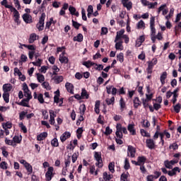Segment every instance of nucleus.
Wrapping results in <instances>:
<instances>
[{
  "label": "nucleus",
  "mask_w": 181,
  "mask_h": 181,
  "mask_svg": "<svg viewBox=\"0 0 181 181\" xmlns=\"http://www.w3.org/2000/svg\"><path fill=\"white\" fill-rule=\"evenodd\" d=\"M13 16L15 18V21L18 22V21H19V11H18V10L15 11L13 13Z\"/></svg>",
  "instance_id": "58"
},
{
  "label": "nucleus",
  "mask_w": 181,
  "mask_h": 181,
  "mask_svg": "<svg viewBox=\"0 0 181 181\" xmlns=\"http://www.w3.org/2000/svg\"><path fill=\"white\" fill-rule=\"evenodd\" d=\"M141 134L142 135V136H146L147 138L151 137V134L148 132H146V131H145V129H141Z\"/></svg>",
  "instance_id": "53"
},
{
  "label": "nucleus",
  "mask_w": 181,
  "mask_h": 181,
  "mask_svg": "<svg viewBox=\"0 0 181 181\" xmlns=\"http://www.w3.org/2000/svg\"><path fill=\"white\" fill-rule=\"evenodd\" d=\"M141 105V101L139 100V98H135L134 100V108H138Z\"/></svg>",
  "instance_id": "31"
},
{
  "label": "nucleus",
  "mask_w": 181,
  "mask_h": 181,
  "mask_svg": "<svg viewBox=\"0 0 181 181\" xmlns=\"http://www.w3.org/2000/svg\"><path fill=\"white\" fill-rule=\"evenodd\" d=\"M42 87H44V88H45L46 90H52V87H50V84H49V82H44L42 84Z\"/></svg>",
  "instance_id": "47"
},
{
  "label": "nucleus",
  "mask_w": 181,
  "mask_h": 181,
  "mask_svg": "<svg viewBox=\"0 0 181 181\" xmlns=\"http://www.w3.org/2000/svg\"><path fill=\"white\" fill-rule=\"evenodd\" d=\"M158 5V2L151 3L148 1L147 6L148 9H155V7Z\"/></svg>",
  "instance_id": "39"
},
{
  "label": "nucleus",
  "mask_w": 181,
  "mask_h": 181,
  "mask_svg": "<svg viewBox=\"0 0 181 181\" xmlns=\"http://www.w3.org/2000/svg\"><path fill=\"white\" fill-rule=\"evenodd\" d=\"M65 87L68 93H70L71 94H74L73 90H74V86L71 83L66 82L65 84Z\"/></svg>",
  "instance_id": "18"
},
{
  "label": "nucleus",
  "mask_w": 181,
  "mask_h": 181,
  "mask_svg": "<svg viewBox=\"0 0 181 181\" xmlns=\"http://www.w3.org/2000/svg\"><path fill=\"white\" fill-rule=\"evenodd\" d=\"M150 28H155V17H151L150 19Z\"/></svg>",
  "instance_id": "60"
},
{
  "label": "nucleus",
  "mask_w": 181,
  "mask_h": 181,
  "mask_svg": "<svg viewBox=\"0 0 181 181\" xmlns=\"http://www.w3.org/2000/svg\"><path fill=\"white\" fill-rule=\"evenodd\" d=\"M37 39H39V35H36V33H32L30 35L28 43H34L35 40H37Z\"/></svg>",
  "instance_id": "15"
},
{
  "label": "nucleus",
  "mask_w": 181,
  "mask_h": 181,
  "mask_svg": "<svg viewBox=\"0 0 181 181\" xmlns=\"http://www.w3.org/2000/svg\"><path fill=\"white\" fill-rule=\"evenodd\" d=\"M42 62H43V60H42L40 59H37V61L33 62V66H37V67H40V66H42Z\"/></svg>",
  "instance_id": "43"
},
{
  "label": "nucleus",
  "mask_w": 181,
  "mask_h": 181,
  "mask_svg": "<svg viewBox=\"0 0 181 181\" xmlns=\"http://www.w3.org/2000/svg\"><path fill=\"white\" fill-rule=\"evenodd\" d=\"M124 33H125V30H124V29H122L119 31H117V35L115 39V42H118V41L121 40V39L123 38V36L125 35H124Z\"/></svg>",
  "instance_id": "8"
},
{
  "label": "nucleus",
  "mask_w": 181,
  "mask_h": 181,
  "mask_svg": "<svg viewBox=\"0 0 181 181\" xmlns=\"http://www.w3.org/2000/svg\"><path fill=\"white\" fill-rule=\"evenodd\" d=\"M128 156L130 158H135V153H136V149L132 146H128L127 148Z\"/></svg>",
  "instance_id": "5"
},
{
  "label": "nucleus",
  "mask_w": 181,
  "mask_h": 181,
  "mask_svg": "<svg viewBox=\"0 0 181 181\" xmlns=\"http://www.w3.org/2000/svg\"><path fill=\"white\" fill-rule=\"evenodd\" d=\"M119 104H120L121 110L122 111H123V110L125 108V101H124V98H121L119 100Z\"/></svg>",
  "instance_id": "54"
},
{
  "label": "nucleus",
  "mask_w": 181,
  "mask_h": 181,
  "mask_svg": "<svg viewBox=\"0 0 181 181\" xmlns=\"http://www.w3.org/2000/svg\"><path fill=\"white\" fill-rule=\"evenodd\" d=\"M105 101H106V103L107 104V105H111V104L113 105L114 102L115 101V98L112 97L110 99L107 98Z\"/></svg>",
  "instance_id": "40"
},
{
  "label": "nucleus",
  "mask_w": 181,
  "mask_h": 181,
  "mask_svg": "<svg viewBox=\"0 0 181 181\" xmlns=\"http://www.w3.org/2000/svg\"><path fill=\"white\" fill-rule=\"evenodd\" d=\"M28 114V112L23 111L19 113V119L21 121H23V119H25V116H26Z\"/></svg>",
  "instance_id": "49"
},
{
  "label": "nucleus",
  "mask_w": 181,
  "mask_h": 181,
  "mask_svg": "<svg viewBox=\"0 0 181 181\" xmlns=\"http://www.w3.org/2000/svg\"><path fill=\"white\" fill-rule=\"evenodd\" d=\"M146 146L148 147L149 149L155 148V141L153 139H147L146 141Z\"/></svg>",
  "instance_id": "12"
},
{
  "label": "nucleus",
  "mask_w": 181,
  "mask_h": 181,
  "mask_svg": "<svg viewBox=\"0 0 181 181\" xmlns=\"http://www.w3.org/2000/svg\"><path fill=\"white\" fill-rule=\"evenodd\" d=\"M137 160L139 162V166H141V165H144L145 162H146V158L145 156H139Z\"/></svg>",
  "instance_id": "26"
},
{
  "label": "nucleus",
  "mask_w": 181,
  "mask_h": 181,
  "mask_svg": "<svg viewBox=\"0 0 181 181\" xmlns=\"http://www.w3.org/2000/svg\"><path fill=\"white\" fill-rule=\"evenodd\" d=\"M23 19L25 23H32V16L30 14L24 13L23 15Z\"/></svg>",
  "instance_id": "11"
},
{
  "label": "nucleus",
  "mask_w": 181,
  "mask_h": 181,
  "mask_svg": "<svg viewBox=\"0 0 181 181\" xmlns=\"http://www.w3.org/2000/svg\"><path fill=\"white\" fill-rule=\"evenodd\" d=\"M41 112L44 117V119H49V115L47 114V110H42Z\"/></svg>",
  "instance_id": "56"
},
{
  "label": "nucleus",
  "mask_w": 181,
  "mask_h": 181,
  "mask_svg": "<svg viewBox=\"0 0 181 181\" xmlns=\"http://www.w3.org/2000/svg\"><path fill=\"white\" fill-rule=\"evenodd\" d=\"M13 88L12 85L11 83H6L3 86V91L4 93H9Z\"/></svg>",
  "instance_id": "20"
},
{
  "label": "nucleus",
  "mask_w": 181,
  "mask_h": 181,
  "mask_svg": "<svg viewBox=\"0 0 181 181\" xmlns=\"http://www.w3.org/2000/svg\"><path fill=\"white\" fill-rule=\"evenodd\" d=\"M23 86L24 97H26L27 101H30V100H32V93L29 90V88L28 87V85L26 83H24Z\"/></svg>",
  "instance_id": "3"
},
{
  "label": "nucleus",
  "mask_w": 181,
  "mask_h": 181,
  "mask_svg": "<svg viewBox=\"0 0 181 181\" xmlns=\"http://www.w3.org/2000/svg\"><path fill=\"white\" fill-rule=\"evenodd\" d=\"M121 180L128 181V174L123 173L120 177Z\"/></svg>",
  "instance_id": "61"
},
{
  "label": "nucleus",
  "mask_w": 181,
  "mask_h": 181,
  "mask_svg": "<svg viewBox=\"0 0 181 181\" xmlns=\"http://www.w3.org/2000/svg\"><path fill=\"white\" fill-rule=\"evenodd\" d=\"M64 52H62V54L59 55V60L60 63H64V64H67L69 63V58L67 57H64Z\"/></svg>",
  "instance_id": "13"
},
{
  "label": "nucleus",
  "mask_w": 181,
  "mask_h": 181,
  "mask_svg": "<svg viewBox=\"0 0 181 181\" xmlns=\"http://www.w3.org/2000/svg\"><path fill=\"white\" fill-rule=\"evenodd\" d=\"M146 180H147V181H153V180H155V177H154V175H148V176L146 177Z\"/></svg>",
  "instance_id": "64"
},
{
  "label": "nucleus",
  "mask_w": 181,
  "mask_h": 181,
  "mask_svg": "<svg viewBox=\"0 0 181 181\" xmlns=\"http://www.w3.org/2000/svg\"><path fill=\"white\" fill-rule=\"evenodd\" d=\"M137 29H145V22L144 21L141 20L136 25Z\"/></svg>",
  "instance_id": "30"
},
{
  "label": "nucleus",
  "mask_w": 181,
  "mask_h": 181,
  "mask_svg": "<svg viewBox=\"0 0 181 181\" xmlns=\"http://www.w3.org/2000/svg\"><path fill=\"white\" fill-rule=\"evenodd\" d=\"M83 64V66H86V67H87L88 69H90V67H91V66H94L95 63L92 62L90 61H88V62H84Z\"/></svg>",
  "instance_id": "38"
},
{
  "label": "nucleus",
  "mask_w": 181,
  "mask_h": 181,
  "mask_svg": "<svg viewBox=\"0 0 181 181\" xmlns=\"http://www.w3.org/2000/svg\"><path fill=\"white\" fill-rule=\"evenodd\" d=\"M158 64V59L153 58L151 61L148 62V67L153 68V66L156 65Z\"/></svg>",
  "instance_id": "25"
},
{
  "label": "nucleus",
  "mask_w": 181,
  "mask_h": 181,
  "mask_svg": "<svg viewBox=\"0 0 181 181\" xmlns=\"http://www.w3.org/2000/svg\"><path fill=\"white\" fill-rule=\"evenodd\" d=\"M2 127H3L4 129H11V128H12V123H11L9 122L3 123Z\"/></svg>",
  "instance_id": "29"
},
{
  "label": "nucleus",
  "mask_w": 181,
  "mask_h": 181,
  "mask_svg": "<svg viewBox=\"0 0 181 181\" xmlns=\"http://www.w3.org/2000/svg\"><path fill=\"white\" fill-rule=\"evenodd\" d=\"M108 168H109L110 172H111V173H114V172H115V170L114 169L115 168V163L114 162L110 163Z\"/></svg>",
  "instance_id": "33"
},
{
  "label": "nucleus",
  "mask_w": 181,
  "mask_h": 181,
  "mask_svg": "<svg viewBox=\"0 0 181 181\" xmlns=\"http://www.w3.org/2000/svg\"><path fill=\"white\" fill-rule=\"evenodd\" d=\"M151 100L149 99H147L146 98L145 99H142V103L144 108H148L149 107V103Z\"/></svg>",
  "instance_id": "41"
},
{
  "label": "nucleus",
  "mask_w": 181,
  "mask_h": 181,
  "mask_svg": "<svg viewBox=\"0 0 181 181\" xmlns=\"http://www.w3.org/2000/svg\"><path fill=\"white\" fill-rule=\"evenodd\" d=\"M6 145H10L11 146H16V144L13 143V140H9L7 138L5 139Z\"/></svg>",
  "instance_id": "44"
},
{
  "label": "nucleus",
  "mask_w": 181,
  "mask_h": 181,
  "mask_svg": "<svg viewBox=\"0 0 181 181\" xmlns=\"http://www.w3.org/2000/svg\"><path fill=\"white\" fill-rule=\"evenodd\" d=\"M94 158L97 161L95 163V166H98V168H103L104 165L103 164V158H101V153L95 152Z\"/></svg>",
  "instance_id": "2"
},
{
  "label": "nucleus",
  "mask_w": 181,
  "mask_h": 181,
  "mask_svg": "<svg viewBox=\"0 0 181 181\" xmlns=\"http://www.w3.org/2000/svg\"><path fill=\"white\" fill-rule=\"evenodd\" d=\"M117 57L120 63L124 62V53L120 52L119 54L117 55Z\"/></svg>",
  "instance_id": "46"
},
{
  "label": "nucleus",
  "mask_w": 181,
  "mask_h": 181,
  "mask_svg": "<svg viewBox=\"0 0 181 181\" xmlns=\"http://www.w3.org/2000/svg\"><path fill=\"white\" fill-rule=\"evenodd\" d=\"M104 180H111L112 179V175L108 174L107 172L103 173Z\"/></svg>",
  "instance_id": "34"
},
{
  "label": "nucleus",
  "mask_w": 181,
  "mask_h": 181,
  "mask_svg": "<svg viewBox=\"0 0 181 181\" xmlns=\"http://www.w3.org/2000/svg\"><path fill=\"white\" fill-rule=\"evenodd\" d=\"M98 172H100V170L98 168L95 170V165H92L90 167V173L91 175L95 174V176H97V175H98Z\"/></svg>",
  "instance_id": "21"
},
{
  "label": "nucleus",
  "mask_w": 181,
  "mask_h": 181,
  "mask_svg": "<svg viewBox=\"0 0 181 181\" xmlns=\"http://www.w3.org/2000/svg\"><path fill=\"white\" fill-rule=\"evenodd\" d=\"M49 122L50 124V125H54V118H56L57 115H56V112H54L53 110H49Z\"/></svg>",
  "instance_id": "6"
},
{
  "label": "nucleus",
  "mask_w": 181,
  "mask_h": 181,
  "mask_svg": "<svg viewBox=\"0 0 181 181\" xmlns=\"http://www.w3.org/2000/svg\"><path fill=\"white\" fill-rule=\"evenodd\" d=\"M145 42V35H141L136 42V46L139 47Z\"/></svg>",
  "instance_id": "16"
},
{
  "label": "nucleus",
  "mask_w": 181,
  "mask_h": 181,
  "mask_svg": "<svg viewBox=\"0 0 181 181\" xmlns=\"http://www.w3.org/2000/svg\"><path fill=\"white\" fill-rule=\"evenodd\" d=\"M53 80L54 81V83H56V84H59V83H62V81H63L64 78L63 76H55L53 78Z\"/></svg>",
  "instance_id": "23"
},
{
  "label": "nucleus",
  "mask_w": 181,
  "mask_h": 181,
  "mask_svg": "<svg viewBox=\"0 0 181 181\" xmlns=\"http://www.w3.org/2000/svg\"><path fill=\"white\" fill-rule=\"evenodd\" d=\"M88 18H90V15H92L93 10V6L90 5L88 7Z\"/></svg>",
  "instance_id": "59"
},
{
  "label": "nucleus",
  "mask_w": 181,
  "mask_h": 181,
  "mask_svg": "<svg viewBox=\"0 0 181 181\" xmlns=\"http://www.w3.org/2000/svg\"><path fill=\"white\" fill-rule=\"evenodd\" d=\"M180 108H181L180 103H177L175 106H174V111H175V112L177 113L180 112Z\"/></svg>",
  "instance_id": "55"
},
{
  "label": "nucleus",
  "mask_w": 181,
  "mask_h": 181,
  "mask_svg": "<svg viewBox=\"0 0 181 181\" xmlns=\"http://www.w3.org/2000/svg\"><path fill=\"white\" fill-rule=\"evenodd\" d=\"M3 98L5 101V103H9V93H4L3 94Z\"/></svg>",
  "instance_id": "48"
},
{
  "label": "nucleus",
  "mask_w": 181,
  "mask_h": 181,
  "mask_svg": "<svg viewBox=\"0 0 181 181\" xmlns=\"http://www.w3.org/2000/svg\"><path fill=\"white\" fill-rule=\"evenodd\" d=\"M37 98L40 104H43V103H45V99H43V94L40 93Z\"/></svg>",
  "instance_id": "52"
},
{
  "label": "nucleus",
  "mask_w": 181,
  "mask_h": 181,
  "mask_svg": "<svg viewBox=\"0 0 181 181\" xmlns=\"http://www.w3.org/2000/svg\"><path fill=\"white\" fill-rule=\"evenodd\" d=\"M1 150L2 151V155L5 156V158L8 157L9 153L6 151V148L5 147H1Z\"/></svg>",
  "instance_id": "57"
},
{
  "label": "nucleus",
  "mask_w": 181,
  "mask_h": 181,
  "mask_svg": "<svg viewBox=\"0 0 181 181\" xmlns=\"http://www.w3.org/2000/svg\"><path fill=\"white\" fill-rule=\"evenodd\" d=\"M46 138H47V133L43 132V133L40 134L37 136V141H44V139H46Z\"/></svg>",
  "instance_id": "22"
},
{
  "label": "nucleus",
  "mask_w": 181,
  "mask_h": 181,
  "mask_svg": "<svg viewBox=\"0 0 181 181\" xmlns=\"http://www.w3.org/2000/svg\"><path fill=\"white\" fill-rule=\"evenodd\" d=\"M116 136L117 138H119V139H122V132L121 130H117Z\"/></svg>",
  "instance_id": "63"
},
{
  "label": "nucleus",
  "mask_w": 181,
  "mask_h": 181,
  "mask_svg": "<svg viewBox=\"0 0 181 181\" xmlns=\"http://www.w3.org/2000/svg\"><path fill=\"white\" fill-rule=\"evenodd\" d=\"M54 171V168L53 167L48 168L47 171L45 173V180L47 181H50L52 179H53V176H54V174H53Z\"/></svg>",
  "instance_id": "4"
},
{
  "label": "nucleus",
  "mask_w": 181,
  "mask_h": 181,
  "mask_svg": "<svg viewBox=\"0 0 181 181\" xmlns=\"http://www.w3.org/2000/svg\"><path fill=\"white\" fill-rule=\"evenodd\" d=\"M74 42H83V34H78L76 37H74Z\"/></svg>",
  "instance_id": "36"
},
{
  "label": "nucleus",
  "mask_w": 181,
  "mask_h": 181,
  "mask_svg": "<svg viewBox=\"0 0 181 181\" xmlns=\"http://www.w3.org/2000/svg\"><path fill=\"white\" fill-rule=\"evenodd\" d=\"M107 33H108V28L105 27L102 28L100 35H107Z\"/></svg>",
  "instance_id": "62"
},
{
  "label": "nucleus",
  "mask_w": 181,
  "mask_h": 181,
  "mask_svg": "<svg viewBox=\"0 0 181 181\" xmlns=\"http://www.w3.org/2000/svg\"><path fill=\"white\" fill-rule=\"evenodd\" d=\"M175 163H177V160H165L164 162L165 166V168H167V169H172V168H173V165H175Z\"/></svg>",
  "instance_id": "9"
},
{
  "label": "nucleus",
  "mask_w": 181,
  "mask_h": 181,
  "mask_svg": "<svg viewBox=\"0 0 181 181\" xmlns=\"http://www.w3.org/2000/svg\"><path fill=\"white\" fill-rule=\"evenodd\" d=\"M127 129L132 135H136V131H135V124H130L127 127Z\"/></svg>",
  "instance_id": "14"
},
{
  "label": "nucleus",
  "mask_w": 181,
  "mask_h": 181,
  "mask_svg": "<svg viewBox=\"0 0 181 181\" xmlns=\"http://www.w3.org/2000/svg\"><path fill=\"white\" fill-rule=\"evenodd\" d=\"M51 145H52V146H55V147L59 146V140H57V139L54 138V139H52L51 141Z\"/></svg>",
  "instance_id": "45"
},
{
  "label": "nucleus",
  "mask_w": 181,
  "mask_h": 181,
  "mask_svg": "<svg viewBox=\"0 0 181 181\" xmlns=\"http://www.w3.org/2000/svg\"><path fill=\"white\" fill-rule=\"evenodd\" d=\"M13 142L16 145V144H21L22 142V136H15L13 138Z\"/></svg>",
  "instance_id": "24"
},
{
  "label": "nucleus",
  "mask_w": 181,
  "mask_h": 181,
  "mask_svg": "<svg viewBox=\"0 0 181 181\" xmlns=\"http://www.w3.org/2000/svg\"><path fill=\"white\" fill-rule=\"evenodd\" d=\"M115 49L116 50H124V45H122V40H119L117 42H115Z\"/></svg>",
  "instance_id": "17"
},
{
  "label": "nucleus",
  "mask_w": 181,
  "mask_h": 181,
  "mask_svg": "<svg viewBox=\"0 0 181 181\" xmlns=\"http://www.w3.org/2000/svg\"><path fill=\"white\" fill-rule=\"evenodd\" d=\"M78 158V153H74L72 155L71 159H72L73 163H76V160H77Z\"/></svg>",
  "instance_id": "51"
},
{
  "label": "nucleus",
  "mask_w": 181,
  "mask_h": 181,
  "mask_svg": "<svg viewBox=\"0 0 181 181\" xmlns=\"http://www.w3.org/2000/svg\"><path fill=\"white\" fill-rule=\"evenodd\" d=\"M37 79L39 83H43L45 81V76L42 74H36Z\"/></svg>",
  "instance_id": "28"
},
{
  "label": "nucleus",
  "mask_w": 181,
  "mask_h": 181,
  "mask_svg": "<svg viewBox=\"0 0 181 181\" xmlns=\"http://www.w3.org/2000/svg\"><path fill=\"white\" fill-rule=\"evenodd\" d=\"M81 97H82V100H83V98H86V100H88V93H87V90H86V89H82V92H81Z\"/></svg>",
  "instance_id": "32"
},
{
  "label": "nucleus",
  "mask_w": 181,
  "mask_h": 181,
  "mask_svg": "<svg viewBox=\"0 0 181 181\" xmlns=\"http://www.w3.org/2000/svg\"><path fill=\"white\" fill-rule=\"evenodd\" d=\"M25 168L27 172H28L29 175H30V173H32V172H33V168H32L31 165L29 164V163H28L25 165Z\"/></svg>",
  "instance_id": "37"
},
{
  "label": "nucleus",
  "mask_w": 181,
  "mask_h": 181,
  "mask_svg": "<svg viewBox=\"0 0 181 181\" xmlns=\"http://www.w3.org/2000/svg\"><path fill=\"white\" fill-rule=\"evenodd\" d=\"M0 168L1 169H4V170H6V169H8V163H6V162L5 161H2L0 163Z\"/></svg>",
  "instance_id": "50"
},
{
  "label": "nucleus",
  "mask_w": 181,
  "mask_h": 181,
  "mask_svg": "<svg viewBox=\"0 0 181 181\" xmlns=\"http://www.w3.org/2000/svg\"><path fill=\"white\" fill-rule=\"evenodd\" d=\"M45 19H46V14L45 13H42L38 23L36 25V28L38 29V30H43L45 28Z\"/></svg>",
  "instance_id": "1"
},
{
  "label": "nucleus",
  "mask_w": 181,
  "mask_h": 181,
  "mask_svg": "<svg viewBox=\"0 0 181 181\" xmlns=\"http://www.w3.org/2000/svg\"><path fill=\"white\" fill-rule=\"evenodd\" d=\"M122 4L124 8H127V11L132 9V2L129 0H122Z\"/></svg>",
  "instance_id": "7"
},
{
  "label": "nucleus",
  "mask_w": 181,
  "mask_h": 181,
  "mask_svg": "<svg viewBox=\"0 0 181 181\" xmlns=\"http://www.w3.org/2000/svg\"><path fill=\"white\" fill-rule=\"evenodd\" d=\"M86 105L82 104L80 105L79 107V111H80V114L81 115H84L85 112H86Z\"/></svg>",
  "instance_id": "35"
},
{
  "label": "nucleus",
  "mask_w": 181,
  "mask_h": 181,
  "mask_svg": "<svg viewBox=\"0 0 181 181\" xmlns=\"http://www.w3.org/2000/svg\"><path fill=\"white\" fill-rule=\"evenodd\" d=\"M23 47L28 49V50H32V52H35V50H36V46L35 45H26L23 44Z\"/></svg>",
  "instance_id": "42"
},
{
  "label": "nucleus",
  "mask_w": 181,
  "mask_h": 181,
  "mask_svg": "<svg viewBox=\"0 0 181 181\" xmlns=\"http://www.w3.org/2000/svg\"><path fill=\"white\" fill-rule=\"evenodd\" d=\"M55 95L54 97V103H56L57 104H59V97H60V90H57V91H55Z\"/></svg>",
  "instance_id": "27"
},
{
  "label": "nucleus",
  "mask_w": 181,
  "mask_h": 181,
  "mask_svg": "<svg viewBox=\"0 0 181 181\" xmlns=\"http://www.w3.org/2000/svg\"><path fill=\"white\" fill-rule=\"evenodd\" d=\"M71 136V134L69 132H65L63 134L60 136L61 142H66V140L69 139Z\"/></svg>",
  "instance_id": "10"
},
{
  "label": "nucleus",
  "mask_w": 181,
  "mask_h": 181,
  "mask_svg": "<svg viewBox=\"0 0 181 181\" xmlns=\"http://www.w3.org/2000/svg\"><path fill=\"white\" fill-rule=\"evenodd\" d=\"M168 78V72L164 71L161 74L160 77V81L162 84V86H164L165 84V81Z\"/></svg>",
  "instance_id": "19"
}]
</instances>
